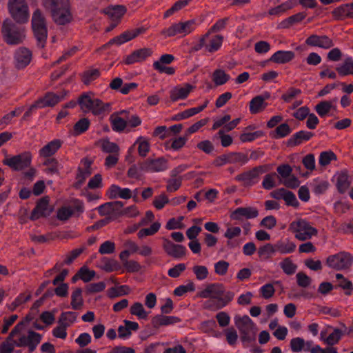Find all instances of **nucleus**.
<instances>
[{
	"instance_id": "obj_1",
	"label": "nucleus",
	"mask_w": 353,
	"mask_h": 353,
	"mask_svg": "<svg viewBox=\"0 0 353 353\" xmlns=\"http://www.w3.org/2000/svg\"><path fill=\"white\" fill-rule=\"evenodd\" d=\"M24 323H19L10 334V339L16 347H28L30 351H33L41 340V335L35 332L29 330L27 333H23Z\"/></svg>"
},
{
	"instance_id": "obj_2",
	"label": "nucleus",
	"mask_w": 353,
	"mask_h": 353,
	"mask_svg": "<svg viewBox=\"0 0 353 353\" xmlns=\"http://www.w3.org/2000/svg\"><path fill=\"white\" fill-rule=\"evenodd\" d=\"M201 298H210L219 301L218 308L227 305L234 297V293L230 291L225 292L224 287L219 283H212L206 286L199 293Z\"/></svg>"
},
{
	"instance_id": "obj_3",
	"label": "nucleus",
	"mask_w": 353,
	"mask_h": 353,
	"mask_svg": "<svg viewBox=\"0 0 353 353\" xmlns=\"http://www.w3.org/2000/svg\"><path fill=\"white\" fill-rule=\"evenodd\" d=\"M43 3L51 10L54 22H70L68 0H43Z\"/></svg>"
},
{
	"instance_id": "obj_4",
	"label": "nucleus",
	"mask_w": 353,
	"mask_h": 353,
	"mask_svg": "<svg viewBox=\"0 0 353 353\" xmlns=\"http://www.w3.org/2000/svg\"><path fill=\"white\" fill-rule=\"evenodd\" d=\"M289 230L296 239L302 241L310 240L317 234V230L303 219H297L292 221L289 225Z\"/></svg>"
},
{
	"instance_id": "obj_5",
	"label": "nucleus",
	"mask_w": 353,
	"mask_h": 353,
	"mask_svg": "<svg viewBox=\"0 0 353 353\" xmlns=\"http://www.w3.org/2000/svg\"><path fill=\"white\" fill-rule=\"evenodd\" d=\"M234 321L236 327L240 332L243 343H250L255 340L256 325L248 316H236Z\"/></svg>"
},
{
	"instance_id": "obj_6",
	"label": "nucleus",
	"mask_w": 353,
	"mask_h": 353,
	"mask_svg": "<svg viewBox=\"0 0 353 353\" xmlns=\"http://www.w3.org/2000/svg\"><path fill=\"white\" fill-rule=\"evenodd\" d=\"M8 8L15 22L28 21L30 12L26 0H9Z\"/></svg>"
},
{
	"instance_id": "obj_7",
	"label": "nucleus",
	"mask_w": 353,
	"mask_h": 353,
	"mask_svg": "<svg viewBox=\"0 0 353 353\" xmlns=\"http://www.w3.org/2000/svg\"><path fill=\"white\" fill-rule=\"evenodd\" d=\"M222 37L219 35H212L210 32L206 33L192 48V51H199L205 48L207 52H214L221 46Z\"/></svg>"
},
{
	"instance_id": "obj_8",
	"label": "nucleus",
	"mask_w": 353,
	"mask_h": 353,
	"mask_svg": "<svg viewBox=\"0 0 353 353\" xmlns=\"http://www.w3.org/2000/svg\"><path fill=\"white\" fill-rule=\"evenodd\" d=\"M2 34L6 42L10 45L21 43L26 37L24 30L18 28L15 23H3Z\"/></svg>"
},
{
	"instance_id": "obj_9",
	"label": "nucleus",
	"mask_w": 353,
	"mask_h": 353,
	"mask_svg": "<svg viewBox=\"0 0 353 353\" xmlns=\"http://www.w3.org/2000/svg\"><path fill=\"white\" fill-rule=\"evenodd\" d=\"M326 263L331 268L337 270H345L352 265L353 256L347 252H341L330 256Z\"/></svg>"
},
{
	"instance_id": "obj_10",
	"label": "nucleus",
	"mask_w": 353,
	"mask_h": 353,
	"mask_svg": "<svg viewBox=\"0 0 353 353\" xmlns=\"http://www.w3.org/2000/svg\"><path fill=\"white\" fill-rule=\"evenodd\" d=\"M32 161V155L28 152L20 154L7 157L3 160V163L14 170H22L30 167Z\"/></svg>"
},
{
	"instance_id": "obj_11",
	"label": "nucleus",
	"mask_w": 353,
	"mask_h": 353,
	"mask_svg": "<svg viewBox=\"0 0 353 353\" xmlns=\"http://www.w3.org/2000/svg\"><path fill=\"white\" fill-rule=\"evenodd\" d=\"M66 94L65 91L59 93L48 92L43 97L38 99L34 104L31 105L30 109L53 107L61 101L63 100Z\"/></svg>"
},
{
	"instance_id": "obj_12",
	"label": "nucleus",
	"mask_w": 353,
	"mask_h": 353,
	"mask_svg": "<svg viewBox=\"0 0 353 353\" xmlns=\"http://www.w3.org/2000/svg\"><path fill=\"white\" fill-rule=\"evenodd\" d=\"M140 169L143 172H162L168 169V163L163 158L148 159L140 165Z\"/></svg>"
},
{
	"instance_id": "obj_13",
	"label": "nucleus",
	"mask_w": 353,
	"mask_h": 353,
	"mask_svg": "<svg viewBox=\"0 0 353 353\" xmlns=\"http://www.w3.org/2000/svg\"><path fill=\"white\" fill-rule=\"evenodd\" d=\"M351 331V329H347L345 326H344L343 330L334 328L332 332L328 336H326L327 332L323 330L320 334V339L325 344L332 346L339 343L343 334H350Z\"/></svg>"
},
{
	"instance_id": "obj_14",
	"label": "nucleus",
	"mask_w": 353,
	"mask_h": 353,
	"mask_svg": "<svg viewBox=\"0 0 353 353\" xmlns=\"http://www.w3.org/2000/svg\"><path fill=\"white\" fill-rule=\"evenodd\" d=\"M265 172L264 166H259L239 175L236 179L242 181L245 185H252L259 181V176Z\"/></svg>"
},
{
	"instance_id": "obj_15",
	"label": "nucleus",
	"mask_w": 353,
	"mask_h": 353,
	"mask_svg": "<svg viewBox=\"0 0 353 353\" xmlns=\"http://www.w3.org/2000/svg\"><path fill=\"white\" fill-rule=\"evenodd\" d=\"M146 30L145 28L140 27L133 30H128L121 35L113 38L108 43L107 46L111 44L121 45L131 39L135 38L139 34L143 33Z\"/></svg>"
},
{
	"instance_id": "obj_16",
	"label": "nucleus",
	"mask_w": 353,
	"mask_h": 353,
	"mask_svg": "<svg viewBox=\"0 0 353 353\" xmlns=\"http://www.w3.org/2000/svg\"><path fill=\"white\" fill-rule=\"evenodd\" d=\"M52 212V209L49 206L48 197L45 196L41 199L37 203L35 208L31 214V219H38L42 216H48Z\"/></svg>"
},
{
	"instance_id": "obj_17",
	"label": "nucleus",
	"mask_w": 353,
	"mask_h": 353,
	"mask_svg": "<svg viewBox=\"0 0 353 353\" xmlns=\"http://www.w3.org/2000/svg\"><path fill=\"white\" fill-rule=\"evenodd\" d=\"M194 87L190 84L185 83L174 87L170 92V97L172 101L186 99L192 91Z\"/></svg>"
},
{
	"instance_id": "obj_18",
	"label": "nucleus",
	"mask_w": 353,
	"mask_h": 353,
	"mask_svg": "<svg viewBox=\"0 0 353 353\" xmlns=\"http://www.w3.org/2000/svg\"><path fill=\"white\" fill-rule=\"evenodd\" d=\"M270 98V94L266 92L263 95H257L254 97L250 101L249 104V110L250 112L252 114H258L262 111H263L268 103L265 102V100Z\"/></svg>"
},
{
	"instance_id": "obj_19",
	"label": "nucleus",
	"mask_w": 353,
	"mask_h": 353,
	"mask_svg": "<svg viewBox=\"0 0 353 353\" xmlns=\"http://www.w3.org/2000/svg\"><path fill=\"white\" fill-rule=\"evenodd\" d=\"M163 248L167 254L176 259L183 257L186 252V248L183 245L174 244L168 239L163 240Z\"/></svg>"
},
{
	"instance_id": "obj_20",
	"label": "nucleus",
	"mask_w": 353,
	"mask_h": 353,
	"mask_svg": "<svg viewBox=\"0 0 353 353\" xmlns=\"http://www.w3.org/2000/svg\"><path fill=\"white\" fill-rule=\"evenodd\" d=\"M194 29L192 23H172L165 33L169 37L180 35L185 36L192 32Z\"/></svg>"
},
{
	"instance_id": "obj_21",
	"label": "nucleus",
	"mask_w": 353,
	"mask_h": 353,
	"mask_svg": "<svg viewBox=\"0 0 353 353\" xmlns=\"http://www.w3.org/2000/svg\"><path fill=\"white\" fill-rule=\"evenodd\" d=\"M110 121L113 130L122 132L127 128L126 110L111 114Z\"/></svg>"
},
{
	"instance_id": "obj_22",
	"label": "nucleus",
	"mask_w": 353,
	"mask_h": 353,
	"mask_svg": "<svg viewBox=\"0 0 353 353\" xmlns=\"http://www.w3.org/2000/svg\"><path fill=\"white\" fill-rule=\"evenodd\" d=\"M110 199H129L132 196V191L128 188H121L117 185H112L107 190Z\"/></svg>"
},
{
	"instance_id": "obj_23",
	"label": "nucleus",
	"mask_w": 353,
	"mask_h": 353,
	"mask_svg": "<svg viewBox=\"0 0 353 353\" xmlns=\"http://www.w3.org/2000/svg\"><path fill=\"white\" fill-rule=\"evenodd\" d=\"M335 20L353 19V3L343 4L332 11Z\"/></svg>"
},
{
	"instance_id": "obj_24",
	"label": "nucleus",
	"mask_w": 353,
	"mask_h": 353,
	"mask_svg": "<svg viewBox=\"0 0 353 353\" xmlns=\"http://www.w3.org/2000/svg\"><path fill=\"white\" fill-rule=\"evenodd\" d=\"M305 42L309 46H317L324 49H329L334 46L332 40L327 37L315 34L309 37Z\"/></svg>"
},
{
	"instance_id": "obj_25",
	"label": "nucleus",
	"mask_w": 353,
	"mask_h": 353,
	"mask_svg": "<svg viewBox=\"0 0 353 353\" xmlns=\"http://www.w3.org/2000/svg\"><path fill=\"white\" fill-rule=\"evenodd\" d=\"M31 59L32 53L28 49L26 48H19L14 55L16 66L18 68L26 67L30 63Z\"/></svg>"
},
{
	"instance_id": "obj_26",
	"label": "nucleus",
	"mask_w": 353,
	"mask_h": 353,
	"mask_svg": "<svg viewBox=\"0 0 353 353\" xmlns=\"http://www.w3.org/2000/svg\"><path fill=\"white\" fill-rule=\"evenodd\" d=\"M32 28L37 41V45L40 48H43L48 36V30L45 23H32Z\"/></svg>"
},
{
	"instance_id": "obj_27",
	"label": "nucleus",
	"mask_w": 353,
	"mask_h": 353,
	"mask_svg": "<svg viewBox=\"0 0 353 353\" xmlns=\"http://www.w3.org/2000/svg\"><path fill=\"white\" fill-rule=\"evenodd\" d=\"M258 214V210L255 208H238L232 213L231 217L233 219L240 220L243 218L253 219L256 217Z\"/></svg>"
},
{
	"instance_id": "obj_28",
	"label": "nucleus",
	"mask_w": 353,
	"mask_h": 353,
	"mask_svg": "<svg viewBox=\"0 0 353 353\" xmlns=\"http://www.w3.org/2000/svg\"><path fill=\"white\" fill-rule=\"evenodd\" d=\"M151 54L152 51L148 48L139 49L127 56L124 62L126 64H133L134 63L141 62L150 56Z\"/></svg>"
},
{
	"instance_id": "obj_29",
	"label": "nucleus",
	"mask_w": 353,
	"mask_h": 353,
	"mask_svg": "<svg viewBox=\"0 0 353 353\" xmlns=\"http://www.w3.org/2000/svg\"><path fill=\"white\" fill-rule=\"evenodd\" d=\"M276 252L288 254L294 252L296 248V243L288 238L278 241L275 244Z\"/></svg>"
},
{
	"instance_id": "obj_30",
	"label": "nucleus",
	"mask_w": 353,
	"mask_h": 353,
	"mask_svg": "<svg viewBox=\"0 0 353 353\" xmlns=\"http://www.w3.org/2000/svg\"><path fill=\"white\" fill-rule=\"evenodd\" d=\"M313 344L312 341H305L301 337H295L290 340V349L293 352H308Z\"/></svg>"
},
{
	"instance_id": "obj_31",
	"label": "nucleus",
	"mask_w": 353,
	"mask_h": 353,
	"mask_svg": "<svg viewBox=\"0 0 353 353\" xmlns=\"http://www.w3.org/2000/svg\"><path fill=\"white\" fill-rule=\"evenodd\" d=\"M126 12V8L123 6H110L103 10V13L113 21L120 20Z\"/></svg>"
},
{
	"instance_id": "obj_32",
	"label": "nucleus",
	"mask_w": 353,
	"mask_h": 353,
	"mask_svg": "<svg viewBox=\"0 0 353 353\" xmlns=\"http://www.w3.org/2000/svg\"><path fill=\"white\" fill-rule=\"evenodd\" d=\"M337 99L330 101H323L319 103L314 108L316 112L321 117H324L332 110H336Z\"/></svg>"
},
{
	"instance_id": "obj_33",
	"label": "nucleus",
	"mask_w": 353,
	"mask_h": 353,
	"mask_svg": "<svg viewBox=\"0 0 353 353\" xmlns=\"http://www.w3.org/2000/svg\"><path fill=\"white\" fill-rule=\"evenodd\" d=\"M61 144V141L59 139L52 140L39 150L40 156L48 157L53 155L60 148Z\"/></svg>"
},
{
	"instance_id": "obj_34",
	"label": "nucleus",
	"mask_w": 353,
	"mask_h": 353,
	"mask_svg": "<svg viewBox=\"0 0 353 353\" xmlns=\"http://www.w3.org/2000/svg\"><path fill=\"white\" fill-rule=\"evenodd\" d=\"M294 57V53L292 51L279 50L274 53L270 58V61L283 64L292 60Z\"/></svg>"
},
{
	"instance_id": "obj_35",
	"label": "nucleus",
	"mask_w": 353,
	"mask_h": 353,
	"mask_svg": "<svg viewBox=\"0 0 353 353\" xmlns=\"http://www.w3.org/2000/svg\"><path fill=\"white\" fill-rule=\"evenodd\" d=\"M97 266L108 272L117 271L121 268L120 265L116 260L107 257L101 259Z\"/></svg>"
},
{
	"instance_id": "obj_36",
	"label": "nucleus",
	"mask_w": 353,
	"mask_h": 353,
	"mask_svg": "<svg viewBox=\"0 0 353 353\" xmlns=\"http://www.w3.org/2000/svg\"><path fill=\"white\" fill-rule=\"evenodd\" d=\"M336 70L341 76L353 75V59L346 57L341 64L336 66Z\"/></svg>"
},
{
	"instance_id": "obj_37",
	"label": "nucleus",
	"mask_w": 353,
	"mask_h": 353,
	"mask_svg": "<svg viewBox=\"0 0 353 353\" xmlns=\"http://www.w3.org/2000/svg\"><path fill=\"white\" fill-rule=\"evenodd\" d=\"M123 246L125 250L119 254L120 259H125L128 258L130 255L138 253L139 245L137 243L132 240H127L124 242Z\"/></svg>"
},
{
	"instance_id": "obj_38",
	"label": "nucleus",
	"mask_w": 353,
	"mask_h": 353,
	"mask_svg": "<svg viewBox=\"0 0 353 353\" xmlns=\"http://www.w3.org/2000/svg\"><path fill=\"white\" fill-rule=\"evenodd\" d=\"M179 322L176 316L157 315L152 319V323L155 327L168 325Z\"/></svg>"
},
{
	"instance_id": "obj_39",
	"label": "nucleus",
	"mask_w": 353,
	"mask_h": 353,
	"mask_svg": "<svg viewBox=\"0 0 353 353\" xmlns=\"http://www.w3.org/2000/svg\"><path fill=\"white\" fill-rule=\"evenodd\" d=\"M111 105L109 103H103L101 100L95 99L90 112L94 115H101L110 112Z\"/></svg>"
},
{
	"instance_id": "obj_40",
	"label": "nucleus",
	"mask_w": 353,
	"mask_h": 353,
	"mask_svg": "<svg viewBox=\"0 0 353 353\" xmlns=\"http://www.w3.org/2000/svg\"><path fill=\"white\" fill-rule=\"evenodd\" d=\"M96 98L92 97L91 93L83 94L79 99V103L81 109L84 112H90Z\"/></svg>"
},
{
	"instance_id": "obj_41",
	"label": "nucleus",
	"mask_w": 353,
	"mask_h": 353,
	"mask_svg": "<svg viewBox=\"0 0 353 353\" xmlns=\"http://www.w3.org/2000/svg\"><path fill=\"white\" fill-rule=\"evenodd\" d=\"M230 79V75L222 69L215 70L212 75V81L217 86L226 83Z\"/></svg>"
},
{
	"instance_id": "obj_42",
	"label": "nucleus",
	"mask_w": 353,
	"mask_h": 353,
	"mask_svg": "<svg viewBox=\"0 0 353 353\" xmlns=\"http://www.w3.org/2000/svg\"><path fill=\"white\" fill-rule=\"evenodd\" d=\"M77 314L74 312H65L61 314L58 324L63 325L66 327L71 326L77 320Z\"/></svg>"
},
{
	"instance_id": "obj_43",
	"label": "nucleus",
	"mask_w": 353,
	"mask_h": 353,
	"mask_svg": "<svg viewBox=\"0 0 353 353\" xmlns=\"http://www.w3.org/2000/svg\"><path fill=\"white\" fill-rule=\"evenodd\" d=\"M276 252L275 245L266 243L258 250V254L263 260L270 259Z\"/></svg>"
},
{
	"instance_id": "obj_44",
	"label": "nucleus",
	"mask_w": 353,
	"mask_h": 353,
	"mask_svg": "<svg viewBox=\"0 0 353 353\" xmlns=\"http://www.w3.org/2000/svg\"><path fill=\"white\" fill-rule=\"evenodd\" d=\"M130 312L139 319H146L149 314V312L145 310L143 305L139 302H135L131 305Z\"/></svg>"
},
{
	"instance_id": "obj_45",
	"label": "nucleus",
	"mask_w": 353,
	"mask_h": 353,
	"mask_svg": "<svg viewBox=\"0 0 353 353\" xmlns=\"http://www.w3.org/2000/svg\"><path fill=\"white\" fill-rule=\"evenodd\" d=\"M99 146L106 153L116 154L119 152V147L115 143L110 142L107 139H103L98 141Z\"/></svg>"
},
{
	"instance_id": "obj_46",
	"label": "nucleus",
	"mask_w": 353,
	"mask_h": 353,
	"mask_svg": "<svg viewBox=\"0 0 353 353\" xmlns=\"http://www.w3.org/2000/svg\"><path fill=\"white\" fill-rule=\"evenodd\" d=\"M130 292V288L128 285H123L109 289L108 291V295L110 298H115L118 296L128 295Z\"/></svg>"
},
{
	"instance_id": "obj_47",
	"label": "nucleus",
	"mask_w": 353,
	"mask_h": 353,
	"mask_svg": "<svg viewBox=\"0 0 353 353\" xmlns=\"http://www.w3.org/2000/svg\"><path fill=\"white\" fill-rule=\"evenodd\" d=\"M161 224L159 221L154 222L150 228L141 229L138 233L139 239H143L147 236H152L155 234L161 228Z\"/></svg>"
},
{
	"instance_id": "obj_48",
	"label": "nucleus",
	"mask_w": 353,
	"mask_h": 353,
	"mask_svg": "<svg viewBox=\"0 0 353 353\" xmlns=\"http://www.w3.org/2000/svg\"><path fill=\"white\" fill-rule=\"evenodd\" d=\"M279 266L283 272L288 275L293 274L297 268L296 265L288 257L283 259L280 262Z\"/></svg>"
},
{
	"instance_id": "obj_49",
	"label": "nucleus",
	"mask_w": 353,
	"mask_h": 353,
	"mask_svg": "<svg viewBox=\"0 0 353 353\" xmlns=\"http://www.w3.org/2000/svg\"><path fill=\"white\" fill-rule=\"evenodd\" d=\"M350 182L346 173H340L336 176V187L339 192L344 193L350 187Z\"/></svg>"
},
{
	"instance_id": "obj_50",
	"label": "nucleus",
	"mask_w": 353,
	"mask_h": 353,
	"mask_svg": "<svg viewBox=\"0 0 353 353\" xmlns=\"http://www.w3.org/2000/svg\"><path fill=\"white\" fill-rule=\"evenodd\" d=\"M336 279L338 281V285L345 291L347 295L351 294L353 287L351 281L345 279L341 274H336Z\"/></svg>"
},
{
	"instance_id": "obj_51",
	"label": "nucleus",
	"mask_w": 353,
	"mask_h": 353,
	"mask_svg": "<svg viewBox=\"0 0 353 353\" xmlns=\"http://www.w3.org/2000/svg\"><path fill=\"white\" fill-rule=\"evenodd\" d=\"M128 258L121 259L126 272L130 273L138 272L141 269V265L134 260H128Z\"/></svg>"
},
{
	"instance_id": "obj_52",
	"label": "nucleus",
	"mask_w": 353,
	"mask_h": 353,
	"mask_svg": "<svg viewBox=\"0 0 353 353\" xmlns=\"http://www.w3.org/2000/svg\"><path fill=\"white\" fill-rule=\"evenodd\" d=\"M71 305L72 309L79 310L83 305L82 291L81 289H76L71 296Z\"/></svg>"
},
{
	"instance_id": "obj_53",
	"label": "nucleus",
	"mask_w": 353,
	"mask_h": 353,
	"mask_svg": "<svg viewBox=\"0 0 353 353\" xmlns=\"http://www.w3.org/2000/svg\"><path fill=\"white\" fill-rule=\"evenodd\" d=\"M241 234V229L240 227L238 226H230L228 227L224 234V236L228 239V241L227 243V245L228 246H231V240L238 237Z\"/></svg>"
},
{
	"instance_id": "obj_54",
	"label": "nucleus",
	"mask_w": 353,
	"mask_h": 353,
	"mask_svg": "<svg viewBox=\"0 0 353 353\" xmlns=\"http://www.w3.org/2000/svg\"><path fill=\"white\" fill-rule=\"evenodd\" d=\"M336 156L335 154L330 151H325L320 154L319 163L322 166L327 165L331 161L336 160Z\"/></svg>"
},
{
	"instance_id": "obj_55",
	"label": "nucleus",
	"mask_w": 353,
	"mask_h": 353,
	"mask_svg": "<svg viewBox=\"0 0 353 353\" xmlns=\"http://www.w3.org/2000/svg\"><path fill=\"white\" fill-rule=\"evenodd\" d=\"M134 144H138L139 154L142 157H145L150 150L149 142L143 137H139Z\"/></svg>"
},
{
	"instance_id": "obj_56",
	"label": "nucleus",
	"mask_w": 353,
	"mask_h": 353,
	"mask_svg": "<svg viewBox=\"0 0 353 353\" xmlns=\"http://www.w3.org/2000/svg\"><path fill=\"white\" fill-rule=\"evenodd\" d=\"M192 271L198 280L202 281L205 279L209 274L208 268L204 265H196L193 266Z\"/></svg>"
},
{
	"instance_id": "obj_57",
	"label": "nucleus",
	"mask_w": 353,
	"mask_h": 353,
	"mask_svg": "<svg viewBox=\"0 0 353 353\" xmlns=\"http://www.w3.org/2000/svg\"><path fill=\"white\" fill-rule=\"evenodd\" d=\"M78 276L84 282H88L94 277L95 272L86 267H82L78 272Z\"/></svg>"
},
{
	"instance_id": "obj_58",
	"label": "nucleus",
	"mask_w": 353,
	"mask_h": 353,
	"mask_svg": "<svg viewBox=\"0 0 353 353\" xmlns=\"http://www.w3.org/2000/svg\"><path fill=\"white\" fill-rule=\"evenodd\" d=\"M230 163L245 164L249 159L248 155L243 153H229Z\"/></svg>"
},
{
	"instance_id": "obj_59",
	"label": "nucleus",
	"mask_w": 353,
	"mask_h": 353,
	"mask_svg": "<svg viewBox=\"0 0 353 353\" xmlns=\"http://www.w3.org/2000/svg\"><path fill=\"white\" fill-rule=\"evenodd\" d=\"M259 292L263 298L268 299L274 296L275 288L272 284L267 283L260 288Z\"/></svg>"
},
{
	"instance_id": "obj_60",
	"label": "nucleus",
	"mask_w": 353,
	"mask_h": 353,
	"mask_svg": "<svg viewBox=\"0 0 353 353\" xmlns=\"http://www.w3.org/2000/svg\"><path fill=\"white\" fill-rule=\"evenodd\" d=\"M214 266L215 273L218 275L223 276L227 273L230 264L224 260H221L215 263Z\"/></svg>"
},
{
	"instance_id": "obj_61",
	"label": "nucleus",
	"mask_w": 353,
	"mask_h": 353,
	"mask_svg": "<svg viewBox=\"0 0 353 353\" xmlns=\"http://www.w3.org/2000/svg\"><path fill=\"white\" fill-rule=\"evenodd\" d=\"M99 76V71L97 69H91L85 72L82 77L83 82L89 84Z\"/></svg>"
},
{
	"instance_id": "obj_62",
	"label": "nucleus",
	"mask_w": 353,
	"mask_h": 353,
	"mask_svg": "<svg viewBox=\"0 0 353 353\" xmlns=\"http://www.w3.org/2000/svg\"><path fill=\"white\" fill-rule=\"evenodd\" d=\"M115 251V244L110 241L103 242L99 249V252L101 254H112Z\"/></svg>"
},
{
	"instance_id": "obj_63",
	"label": "nucleus",
	"mask_w": 353,
	"mask_h": 353,
	"mask_svg": "<svg viewBox=\"0 0 353 353\" xmlns=\"http://www.w3.org/2000/svg\"><path fill=\"white\" fill-rule=\"evenodd\" d=\"M120 204L121 202L119 201L114 203H107L104 205H101V206H99L98 210L101 215H110L113 212L114 206Z\"/></svg>"
},
{
	"instance_id": "obj_64",
	"label": "nucleus",
	"mask_w": 353,
	"mask_h": 353,
	"mask_svg": "<svg viewBox=\"0 0 353 353\" xmlns=\"http://www.w3.org/2000/svg\"><path fill=\"white\" fill-rule=\"evenodd\" d=\"M14 347H16V345L9 336L8 339L1 345L0 353H12Z\"/></svg>"
}]
</instances>
